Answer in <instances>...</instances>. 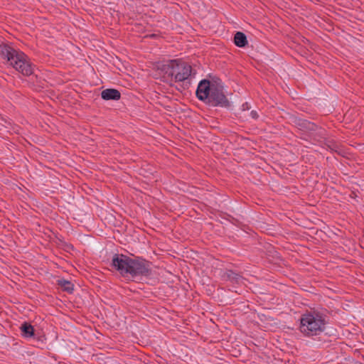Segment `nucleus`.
<instances>
[{"mask_svg":"<svg viewBox=\"0 0 364 364\" xmlns=\"http://www.w3.org/2000/svg\"><path fill=\"white\" fill-rule=\"evenodd\" d=\"M299 125L301 127V129L309 131L308 137L312 144L320 146H323L326 136V131L324 129L318 127L314 123L307 120L301 121Z\"/></svg>","mask_w":364,"mask_h":364,"instance_id":"obj_5","label":"nucleus"},{"mask_svg":"<svg viewBox=\"0 0 364 364\" xmlns=\"http://www.w3.org/2000/svg\"><path fill=\"white\" fill-rule=\"evenodd\" d=\"M22 336L25 338H36V334L34 333V328L32 325L26 322L23 323L21 326Z\"/></svg>","mask_w":364,"mask_h":364,"instance_id":"obj_9","label":"nucleus"},{"mask_svg":"<svg viewBox=\"0 0 364 364\" xmlns=\"http://www.w3.org/2000/svg\"><path fill=\"white\" fill-rule=\"evenodd\" d=\"M111 265L124 277L134 279L137 277H147L151 274L150 262L141 257L132 258L123 254H115Z\"/></svg>","mask_w":364,"mask_h":364,"instance_id":"obj_1","label":"nucleus"},{"mask_svg":"<svg viewBox=\"0 0 364 364\" xmlns=\"http://www.w3.org/2000/svg\"><path fill=\"white\" fill-rule=\"evenodd\" d=\"M101 97L105 100H117L120 98L121 94L116 89H106L102 91Z\"/></svg>","mask_w":364,"mask_h":364,"instance_id":"obj_8","label":"nucleus"},{"mask_svg":"<svg viewBox=\"0 0 364 364\" xmlns=\"http://www.w3.org/2000/svg\"><path fill=\"white\" fill-rule=\"evenodd\" d=\"M168 68L170 69L169 75L174 78L176 82H183L196 75L191 65L180 60H171Z\"/></svg>","mask_w":364,"mask_h":364,"instance_id":"obj_4","label":"nucleus"},{"mask_svg":"<svg viewBox=\"0 0 364 364\" xmlns=\"http://www.w3.org/2000/svg\"><path fill=\"white\" fill-rule=\"evenodd\" d=\"M256 114V112L255 111H252L251 112V114Z\"/></svg>","mask_w":364,"mask_h":364,"instance_id":"obj_16","label":"nucleus"},{"mask_svg":"<svg viewBox=\"0 0 364 364\" xmlns=\"http://www.w3.org/2000/svg\"><path fill=\"white\" fill-rule=\"evenodd\" d=\"M234 43L238 47H245L247 44L246 36L243 33L237 31L235 34Z\"/></svg>","mask_w":364,"mask_h":364,"instance_id":"obj_10","label":"nucleus"},{"mask_svg":"<svg viewBox=\"0 0 364 364\" xmlns=\"http://www.w3.org/2000/svg\"><path fill=\"white\" fill-rule=\"evenodd\" d=\"M252 117H253V118L256 119L258 117V115L254 114V115H252Z\"/></svg>","mask_w":364,"mask_h":364,"instance_id":"obj_15","label":"nucleus"},{"mask_svg":"<svg viewBox=\"0 0 364 364\" xmlns=\"http://www.w3.org/2000/svg\"><path fill=\"white\" fill-rule=\"evenodd\" d=\"M58 284L63 291H67L68 293L70 294L73 291L74 285L68 280L59 279L58 280Z\"/></svg>","mask_w":364,"mask_h":364,"instance_id":"obj_12","label":"nucleus"},{"mask_svg":"<svg viewBox=\"0 0 364 364\" xmlns=\"http://www.w3.org/2000/svg\"><path fill=\"white\" fill-rule=\"evenodd\" d=\"M242 111H246V110H248L250 109V107H249V105L247 102H245L242 105Z\"/></svg>","mask_w":364,"mask_h":364,"instance_id":"obj_14","label":"nucleus"},{"mask_svg":"<svg viewBox=\"0 0 364 364\" xmlns=\"http://www.w3.org/2000/svg\"><path fill=\"white\" fill-rule=\"evenodd\" d=\"M327 311L326 309H312L302 315L300 331L307 336L319 335L326 328Z\"/></svg>","mask_w":364,"mask_h":364,"instance_id":"obj_2","label":"nucleus"},{"mask_svg":"<svg viewBox=\"0 0 364 364\" xmlns=\"http://www.w3.org/2000/svg\"><path fill=\"white\" fill-rule=\"evenodd\" d=\"M1 55L18 72L26 76L33 73V65L28 57L7 44L0 45Z\"/></svg>","mask_w":364,"mask_h":364,"instance_id":"obj_3","label":"nucleus"},{"mask_svg":"<svg viewBox=\"0 0 364 364\" xmlns=\"http://www.w3.org/2000/svg\"><path fill=\"white\" fill-rule=\"evenodd\" d=\"M321 147L329 149L331 150H336L338 148V145L333 140L326 138L325 142H323Z\"/></svg>","mask_w":364,"mask_h":364,"instance_id":"obj_13","label":"nucleus"},{"mask_svg":"<svg viewBox=\"0 0 364 364\" xmlns=\"http://www.w3.org/2000/svg\"><path fill=\"white\" fill-rule=\"evenodd\" d=\"M224 278L230 282L240 283L242 279V276L232 270H227L223 275Z\"/></svg>","mask_w":364,"mask_h":364,"instance_id":"obj_11","label":"nucleus"},{"mask_svg":"<svg viewBox=\"0 0 364 364\" xmlns=\"http://www.w3.org/2000/svg\"><path fill=\"white\" fill-rule=\"evenodd\" d=\"M210 107H229L230 103L223 93V88L217 86L212 89V92L206 102Z\"/></svg>","mask_w":364,"mask_h":364,"instance_id":"obj_6","label":"nucleus"},{"mask_svg":"<svg viewBox=\"0 0 364 364\" xmlns=\"http://www.w3.org/2000/svg\"><path fill=\"white\" fill-rule=\"evenodd\" d=\"M215 87V85L210 83V82L208 80H201L199 82L196 90L197 97L200 100L206 103L210 95V92H212V89Z\"/></svg>","mask_w":364,"mask_h":364,"instance_id":"obj_7","label":"nucleus"}]
</instances>
